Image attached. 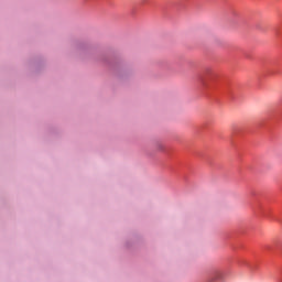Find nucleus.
Masks as SVG:
<instances>
[{
	"mask_svg": "<svg viewBox=\"0 0 282 282\" xmlns=\"http://www.w3.org/2000/svg\"><path fill=\"white\" fill-rule=\"evenodd\" d=\"M216 276H221V273H217V275Z\"/></svg>",
	"mask_w": 282,
	"mask_h": 282,
	"instance_id": "obj_1",
	"label": "nucleus"
}]
</instances>
